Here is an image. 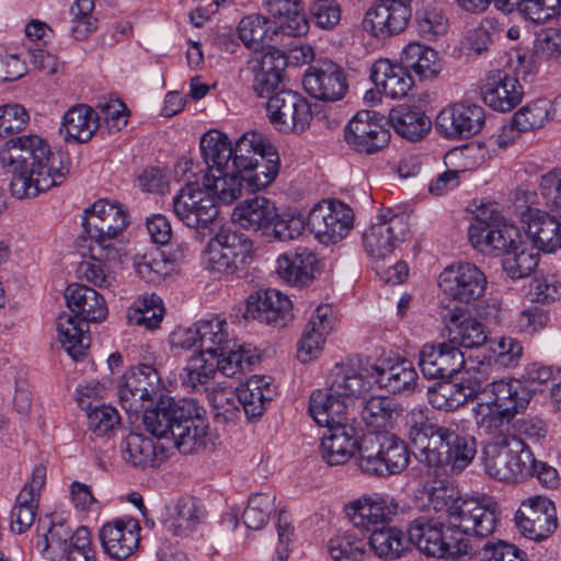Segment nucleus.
Returning <instances> with one entry per match:
<instances>
[{
    "label": "nucleus",
    "mask_w": 561,
    "mask_h": 561,
    "mask_svg": "<svg viewBox=\"0 0 561 561\" xmlns=\"http://www.w3.org/2000/svg\"><path fill=\"white\" fill-rule=\"evenodd\" d=\"M463 353L448 343L425 344L419 354V367L427 379L451 377L465 367Z\"/></svg>",
    "instance_id": "28"
},
{
    "label": "nucleus",
    "mask_w": 561,
    "mask_h": 561,
    "mask_svg": "<svg viewBox=\"0 0 561 561\" xmlns=\"http://www.w3.org/2000/svg\"><path fill=\"white\" fill-rule=\"evenodd\" d=\"M91 255L82 261L78 267L79 277L98 287H108L114 280L111 263L121 260V250L116 247L94 245L89 247Z\"/></svg>",
    "instance_id": "37"
},
{
    "label": "nucleus",
    "mask_w": 561,
    "mask_h": 561,
    "mask_svg": "<svg viewBox=\"0 0 561 561\" xmlns=\"http://www.w3.org/2000/svg\"><path fill=\"white\" fill-rule=\"evenodd\" d=\"M468 238L471 245L486 254L501 255L513 244L514 238H520L516 227L491 217V220L477 217L470 225Z\"/></svg>",
    "instance_id": "18"
},
{
    "label": "nucleus",
    "mask_w": 561,
    "mask_h": 561,
    "mask_svg": "<svg viewBox=\"0 0 561 561\" xmlns=\"http://www.w3.org/2000/svg\"><path fill=\"white\" fill-rule=\"evenodd\" d=\"M389 122L398 135L410 141L423 139L432 127L431 119L421 108L402 104L390 111Z\"/></svg>",
    "instance_id": "45"
},
{
    "label": "nucleus",
    "mask_w": 561,
    "mask_h": 561,
    "mask_svg": "<svg viewBox=\"0 0 561 561\" xmlns=\"http://www.w3.org/2000/svg\"><path fill=\"white\" fill-rule=\"evenodd\" d=\"M501 255H504L503 268L513 279L528 276L539 262V252L519 241V238H514L512 247Z\"/></svg>",
    "instance_id": "52"
},
{
    "label": "nucleus",
    "mask_w": 561,
    "mask_h": 561,
    "mask_svg": "<svg viewBox=\"0 0 561 561\" xmlns=\"http://www.w3.org/2000/svg\"><path fill=\"white\" fill-rule=\"evenodd\" d=\"M286 66L285 53L275 47L268 46L265 51L253 55L248 61L253 91L261 98L273 93L283 80Z\"/></svg>",
    "instance_id": "25"
},
{
    "label": "nucleus",
    "mask_w": 561,
    "mask_h": 561,
    "mask_svg": "<svg viewBox=\"0 0 561 561\" xmlns=\"http://www.w3.org/2000/svg\"><path fill=\"white\" fill-rule=\"evenodd\" d=\"M100 117L87 104L71 106L62 116L59 134L66 142L89 141L99 128Z\"/></svg>",
    "instance_id": "41"
},
{
    "label": "nucleus",
    "mask_w": 561,
    "mask_h": 561,
    "mask_svg": "<svg viewBox=\"0 0 561 561\" xmlns=\"http://www.w3.org/2000/svg\"><path fill=\"white\" fill-rule=\"evenodd\" d=\"M58 339L64 350L75 359L80 360L85 356L90 345L87 322L71 313H61L57 318Z\"/></svg>",
    "instance_id": "47"
},
{
    "label": "nucleus",
    "mask_w": 561,
    "mask_h": 561,
    "mask_svg": "<svg viewBox=\"0 0 561 561\" xmlns=\"http://www.w3.org/2000/svg\"><path fill=\"white\" fill-rule=\"evenodd\" d=\"M78 392V405L85 412L89 431L100 437L112 434L121 424L118 411L111 405L99 404L95 399L92 400L94 390L90 387Z\"/></svg>",
    "instance_id": "40"
},
{
    "label": "nucleus",
    "mask_w": 561,
    "mask_h": 561,
    "mask_svg": "<svg viewBox=\"0 0 561 561\" xmlns=\"http://www.w3.org/2000/svg\"><path fill=\"white\" fill-rule=\"evenodd\" d=\"M515 526L526 538L541 541L558 527L556 506L545 496H531L522 502L514 517Z\"/></svg>",
    "instance_id": "16"
},
{
    "label": "nucleus",
    "mask_w": 561,
    "mask_h": 561,
    "mask_svg": "<svg viewBox=\"0 0 561 561\" xmlns=\"http://www.w3.org/2000/svg\"><path fill=\"white\" fill-rule=\"evenodd\" d=\"M378 218L379 222L363 233V245L369 256L385 259L404 240L409 231L408 217L387 208L380 211Z\"/></svg>",
    "instance_id": "9"
},
{
    "label": "nucleus",
    "mask_w": 561,
    "mask_h": 561,
    "mask_svg": "<svg viewBox=\"0 0 561 561\" xmlns=\"http://www.w3.org/2000/svg\"><path fill=\"white\" fill-rule=\"evenodd\" d=\"M478 387L479 405L492 407L512 420L528 407L535 391L516 379H500Z\"/></svg>",
    "instance_id": "14"
},
{
    "label": "nucleus",
    "mask_w": 561,
    "mask_h": 561,
    "mask_svg": "<svg viewBox=\"0 0 561 561\" xmlns=\"http://www.w3.org/2000/svg\"><path fill=\"white\" fill-rule=\"evenodd\" d=\"M275 204L263 196H255L238 204L232 213V219L247 230L270 234L271 224L276 218Z\"/></svg>",
    "instance_id": "42"
},
{
    "label": "nucleus",
    "mask_w": 561,
    "mask_h": 561,
    "mask_svg": "<svg viewBox=\"0 0 561 561\" xmlns=\"http://www.w3.org/2000/svg\"><path fill=\"white\" fill-rule=\"evenodd\" d=\"M204 185L209 188L213 196L224 204H231L241 196L245 184L241 173L232 170L222 174H205Z\"/></svg>",
    "instance_id": "61"
},
{
    "label": "nucleus",
    "mask_w": 561,
    "mask_h": 561,
    "mask_svg": "<svg viewBox=\"0 0 561 561\" xmlns=\"http://www.w3.org/2000/svg\"><path fill=\"white\" fill-rule=\"evenodd\" d=\"M42 520L37 525V535L35 539V548L46 559L58 561L64 559L68 552V539L71 529L64 523H53L48 528L43 527L41 530Z\"/></svg>",
    "instance_id": "55"
},
{
    "label": "nucleus",
    "mask_w": 561,
    "mask_h": 561,
    "mask_svg": "<svg viewBox=\"0 0 561 561\" xmlns=\"http://www.w3.org/2000/svg\"><path fill=\"white\" fill-rule=\"evenodd\" d=\"M359 443L353 421L330 426L321 438V458L329 466L343 465L354 455L356 449L358 450Z\"/></svg>",
    "instance_id": "32"
},
{
    "label": "nucleus",
    "mask_w": 561,
    "mask_h": 561,
    "mask_svg": "<svg viewBox=\"0 0 561 561\" xmlns=\"http://www.w3.org/2000/svg\"><path fill=\"white\" fill-rule=\"evenodd\" d=\"M128 225L129 214L117 202L100 199L85 209L83 227L94 245L115 247L113 241Z\"/></svg>",
    "instance_id": "8"
},
{
    "label": "nucleus",
    "mask_w": 561,
    "mask_h": 561,
    "mask_svg": "<svg viewBox=\"0 0 561 561\" xmlns=\"http://www.w3.org/2000/svg\"><path fill=\"white\" fill-rule=\"evenodd\" d=\"M371 433L390 474L403 471L408 467L410 459L407 444L401 438L387 431H376Z\"/></svg>",
    "instance_id": "58"
},
{
    "label": "nucleus",
    "mask_w": 561,
    "mask_h": 561,
    "mask_svg": "<svg viewBox=\"0 0 561 561\" xmlns=\"http://www.w3.org/2000/svg\"><path fill=\"white\" fill-rule=\"evenodd\" d=\"M163 312L164 308L159 296L154 294L145 295L135 301L134 307L128 312V320L133 324L153 330L159 327Z\"/></svg>",
    "instance_id": "62"
},
{
    "label": "nucleus",
    "mask_w": 561,
    "mask_h": 561,
    "mask_svg": "<svg viewBox=\"0 0 561 561\" xmlns=\"http://www.w3.org/2000/svg\"><path fill=\"white\" fill-rule=\"evenodd\" d=\"M274 396L275 389L265 376H252L239 387L240 407L249 420L261 417Z\"/></svg>",
    "instance_id": "46"
},
{
    "label": "nucleus",
    "mask_w": 561,
    "mask_h": 561,
    "mask_svg": "<svg viewBox=\"0 0 561 561\" xmlns=\"http://www.w3.org/2000/svg\"><path fill=\"white\" fill-rule=\"evenodd\" d=\"M203 512L192 499H181L164 520L165 529L174 536L191 534L201 523Z\"/></svg>",
    "instance_id": "59"
},
{
    "label": "nucleus",
    "mask_w": 561,
    "mask_h": 561,
    "mask_svg": "<svg viewBox=\"0 0 561 561\" xmlns=\"http://www.w3.org/2000/svg\"><path fill=\"white\" fill-rule=\"evenodd\" d=\"M329 390L331 396H335L347 403V408L366 393L374 378H371V367L363 368L356 360L339 363L331 371Z\"/></svg>",
    "instance_id": "21"
},
{
    "label": "nucleus",
    "mask_w": 561,
    "mask_h": 561,
    "mask_svg": "<svg viewBox=\"0 0 561 561\" xmlns=\"http://www.w3.org/2000/svg\"><path fill=\"white\" fill-rule=\"evenodd\" d=\"M486 284L484 273L474 264L467 262L451 264L438 276V286L444 295L466 305L481 298L485 293Z\"/></svg>",
    "instance_id": "11"
},
{
    "label": "nucleus",
    "mask_w": 561,
    "mask_h": 561,
    "mask_svg": "<svg viewBox=\"0 0 561 561\" xmlns=\"http://www.w3.org/2000/svg\"><path fill=\"white\" fill-rule=\"evenodd\" d=\"M274 146L270 140L261 133L249 131L243 134L232 146V171L242 173L249 171L257 158L265 154V151H270Z\"/></svg>",
    "instance_id": "50"
},
{
    "label": "nucleus",
    "mask_w": 561,
    "mask_h": 561,
    "mask_svg": "<svg viewBox=\"0 0 561 561\" xmlns=\"http://www.w3.org/2000/svg\"><path fill=\"white\" fill-rule=\"evenodd\" d=\"M370 80L376 89L391 99H400L413 87V79L407 68L389 59H378L370 68Z\"/></svg>",
    "instance_id": "35"
},
{
    "label": "nucleus",
    "mask_w": 561,
    "mask_h": 561,
    "mask_svg": "<svg viewBox=\"0 0 561 561\" xmlns=\"http://www.w3.org/2000/svg\"><path fill=\"white\" fill-rule=\"evenodd\" d=\"M530 462V449L515 435H500L483 447L484 471L490 478L501 482L522 481L529 473Z\"/></svg>",
    "instance_id": "4"
},
{
    "label": "nucleus",
    "mask_w": 561,
    "mask_h": 561,
    "mask_svg": "<svg viewBox=\"0 0 561 561\" xmlns=\"http://www.w3.org/2000/svg\"><path fill=\"white\" fill-rule=\"evenodd\" d=\"M520 220L528 240L536 250L553 253L561 248V222L545 210L527 207Z\"/></svg>",
    "instance_id": "27"
},
{
    "label": "nucleus",
    "mask_w": 561,
    "mask_h": 561,
    "mask_svg": "<svg viewBox=\"0 0 561 561\" xmlns=\"http://www.w3.org/2000/svg\"><path fill=\"white\" fill-rule=\"evenodd\" d=\"M318 257L307 248L287 251L276 260V273L294 286H307L318 271Z\"/></svg>",
    "instance_id": "33"
},
{
    "label": "nucleus",
    "mask_w": 561,
    "mask_h": 561,
    "mask_svg": "<svg viewBox=\"0 0 561 561\" xmlns=\"http://www.w3.org/2000/svg\"><path fill=\"white\" fill-rule=\"evenodd\" d=\"M122 459L138 469L159 467L167 458V449L152 438L142 434L130 433L119 446Z\"/></svg>",
    "instance_id": "34"
},
{
    "label": "nucleus",
    "mask_w": 561,
    "mask_h": 561,
    "mask_svg": "<svg viewBox=\"0 0 561 561\" xmlns=\"http://www.w3.org/2000/svg\"><path fill=\"white\" fill-rule=\"evenodd\" d=\"M160 390L161 376L158 369L149 364H139L124 374L118 398L127 412L138 413L146 402H153L161 396Z\"/></svg>",
    "instance_id": "13"
},
{
    "label": "nucleus",
    "mask_w": 561,
    "mask_h": 561,
    "mask_svg": "<svg viewBox=\"0 0 561 561\" xmlns=\"http://www.w3.org/2000/svg\"><path fill=\"white\" fill-rule=\"evenodd\" d=\"M65 299L73 316L84 322H99L106 318L104 298L93 288L82 284H71L66 288Z\"/></svg>",
    "instance_id": "39"
},
{
    "label": "nucleus",
    "mask_w": 561,
    "mask_h": 561,
    "mask_svg": "<svg viewBox=\"0 0 561 561\" xmlns=\"http://www.w3.org/2000/svg\"><path fill=\"white\" fill-rule=\"evenodd\" d=\"M483 102L494 111L510 112L522 101L524 90L516 76L505 70L490 71L481 84Z\"/></svg>",
    "instance_id": "22"
},
{
    "label": "nucleus",
    "mask_w": 561,
    "mask_h": 561,
    "mask_svg": "<svg viewBox=\"0 0 561 561\" xmlns=\"http://www.w3.org/2000/svg\"><path fill=\"white\" fill-rule=\"evenodd\" d=\"M208 425L205 410L195 401V412L181 417L172 433L174 446L184 455L198 451L206 444Z\"/></svg>",
    "instance_id": "36"
},
{
    "label": "nucleus",
    "mask_w": 561,
    "mask_h": 561,
    "mask_svg": "<svg viewBox=\"0 0 561 561\" xmlns=\"http://www.w3.org/2000/svg\"><path fill=\"white\" fill-rule=\"evenodd\" d=\"M139 522L131 517L116 518L104 524L99 538L103 550L113 559H126L138 548L140 540Z\"/></svg>",
    "instance_id": "26"
},
{
    "label": "nucleus",
    "mask_w": 561,
    "mask_h": 561,
    "mask_svg": "<svg viewBox=\"0 0 561 561\" xmlns=\"http://www.w3.org/2000/svg\"><path fill=\"white\" fill-rule=\"evenodd\" d=\"M444 523L428 516L413 519L408 528L409 542L426 557L442 559L451 553Z\"/></svg>",
    "instance_id": "30"
},
{
    "label": "nucleus",
    "mask_w": 561,
    "mask_h": 561,
    "mask_svg": "<svg viewBox=\"0 0 561 561\" xmlns=\"http://www.w3.org/2000/svg\"><path fill=\"white\" fill-rule=\"evenodd\" d=\"M199 148L207 167L205 174H222L232 170V144L226 134L216 129L205 133L201 138Z\"/></svg>",
    "instance_id": "44"
},
{
    "label": "nucleus",
    "mask_w": 561,
    "mask_h": 561,
    "mask_svg": "<svg viewBox=\"0 0 561 561\" xmlns=\"http://www.w3.org/2000/svg\"><path fill=\"white\" fill-rule=\"evenodd\" d=\"M176 218L197 232L210 229L219 214L216 201L204 183L187 182L172 199Z\"/></svg>",
    "instance_id": "7"
},
{
    "label": "nucleus",
    "mask_w": 561,
    "mask_h": 561,
    "mask_svg": "<svg viewBox=\"0 0 561 561\" xmlns=\"http://www.w3.org/2000/svg\"><path fill=\"white\" fill-rule=\"evenodd\" d=\"M398 504L378 493L364 494L345 506L348 519L357 528L373 530L386 525L397 513Z\"/></svg>",
    "instance_id": "24"
},
{
    "label": "nucleus",
    "mask_w": 561,
    "mask_h": 561,
    "mask_svg": "<svg viewBox=\"0 0 561 561\" xmlns=\"http://www.w3.org/2000/svg\"><path fill=\"white\" fill-rule=\"evenodd\" d=\"M416 30L421 37L435 41L447 31V18L435 0H422L415 12Z\"/></svg>",
    "instance_id": "57"
},
{
    "label": "nucleus",
    "mask_w": 561,
    "mask_h": 561,
    "mask_svg": "<svg viewBox=\"0 0 561 561\" xmlns=\"http://www.w3.org/2000/svg\"><path fill=\"white\" fill-rule=\"evenodd\" d=\"M144 425L152 435L164 438L172 435L175 424L186 413L195 412L194 399H182L175 401L168 396H160L154 408H144Z\"/></svg>",
    "instance_id": "29"
},
{
    "label": "nucleus",
    "mask_w": 561,
    "mask_h": 561,
    "mask_svg": "<svg viewBox=\"0 0 561 561\" xmlns=\"http://www.w3.org/2000/svg\"><path fill=\"white\" fill-rule=\"evenodd\" d=\"M411 15L410 5L402 0H385L366 12L362 24L373 36L385 38L404 31Z\"/></svg>",
    "instance_id": "19"
},
{
    "label": "nucleus",
    "mask_w": 561,
    "mask_h": 561,
    "mask_svg": "<svg viewBox=\"0 0 561 561\" xmlns=\"http://www.w3.org/2000/svg\"><path fill=\"white\" fill-rule=\"evenodd\" d=\"M271 123L280 131H304L312 119L308 101L291 90H282L270 96L266 104Z\"/></svg>",
    "instance_id": "15"
},
{
    "label": "nucleus",
    "mask_w": 561,
    "mask_h": 561,
    "mask_svg": "<svg viewBox=\"0 0 561 561\" xmlns=\"http://www.w3.org/2000/svg\"><path fill=\"white\" fill-rule=\"evenodd\" d=\"M366 546L365 537L356 531H342L329 540L328 550L333 561H363Z\"/></svg>",
    "instance_id": "60"
},
{
    "label": "nucleus",
    "mask_w": 561,
    "mask_h": 561,
    "mask_svg": "<svg viewBox=\"0 0 561 561\" xmlns=\"http://www.w3.org/2000/svg\"><path fill=\"white\" fill-rule=\"evenodd\" d=\"M430 414L427 408L416 407L405 415L408 436L416 449V458L421 465L422 458L433 448V440L440 436L444 426L436 423Z\"/></svg>",
    "instance_id": "38"
},
{
    "label": "nucleus",
    "mask_w": 561,
    "mask_h": 561,
    "mask_svg": "<svg viewBox=\"0 0 561 561\" xmlns=\"http://www.w3.org/2000/svg\"><path fill=\"white\" fill-rule=\"evenodd\" d=\"M199 334V354L217 358V368L227 377L253 366L259 357L248 352L237 342L228 339L227 322L218 317L196 323Z\"/></svg>",
    "instance_id": "5"
},
{
    "label": "nucleus",
    "mask_w": 561,
    "mask_h": 561,
    "mask_svg": "<svg viewBox=\"0 0 561 561\" xmlns=\"http://www.w3.org/2000/svg\"><path fill=\"white\" fill-rule=\"evenodd\" d=\"M493 3L504 13L516 10L526 20L545 23L557 14L561 0H493Z\"/></svg>",
    "instance_id": "51"
},
{
    "label": "nucleus",
    "mask_w": 561,
    "mask_h": 561,
    "mask_svg": "<svg viewBox=\"0 0 561 561\" xmlns=\"http://www.w3.org/2000/svg\"><path fill=\"white\" fill-rule=\"evenodd\" d=\"M302 84L309 95L322 101H339L348 89L344 70L332 61L310 67L304 76Z\"/></svg>",
    "instance_id": "20"
},
{
    "label": "nucleus",
    "mask_w": 561,
    "mask_h": 561,
    "mask_svg": "<svg viewBox=\"0 0 561 561\" xmlns=\"http://www.w3.org/2000/svg\"><path fill=\"white\" fill-rule=\"evenodd\" d=\"M279 154L275 147L252 163L249 171L242 172L245 187L253 193L265 188L274 182L279 172Z\"/></svg>",
    "instance_id": "56"
},
{
    "label": "nucleus",
    "mask_w": 561,
    "mask_h": 561,
    "mask_svg": "<svg viewBox=\"0 0 561 561\" xmlns=\"http://www.w3.org/2000/svg\"><path fill=\"white\" fill-rule=\"evenodd\" d=\"M368 542L377 557L387 560L400 559L410 549L409 541L405 540L403 533L396 527L386 525L374 528Z\"/></svg>",
    "instance_id": "53"
},
{
    "label": "nucleus",
    "mask_w": 561,
    "mask_h": 561,
    "mask_svg": "<svg viewBox=\"0 0 561 561\" xmlns=\"http://www.w3.org/2000/svg\"><path fill=\"white\" fill-rule=\"evenodd\" d=\"M400 60L408 71H414L421 79H433L443 69L437 51L416 42L410 43L403 48Z\"/></svg>",
    "instance_id": "49"
},
{
    "label": "nucleus",
    "mask_w": 561,
    "mask_h": 561,
    "mask_svg": "<svg viewBox=\"0 0 561 561\" xmlns=\"http://www.w3.org/2000/svg\"><path fill=\"white\" fill-rule=\"evenodd\" d=\"M347 146L364 154H374L383 149L390 140L383 117L376 111H358L344 127Z\"/></svg>",
    "instance_id": "10"
},
{
    "label": "nucleus",
    "mask_w": 561,
    "mask_h": 561,
    "mask_svg": "<svg viewBox=\"0 0 561 561\" xmlns=\"http://www.w3.org/2000/svg\"><path fill=\"white\" fill-rule=\"evenodd\" d=\"M308 411L318 425L325 426L327 428L354 421L347 403H344L343 400L335 396H331L329 389H319L312 392Z\"/></svg>",
    "instance_id": "43"
},
{
    "label": "nucleus",
    "mask_w": 561,
    "mask_h": 561,
    "mask_svg": "<svg viewBox=\"0 0 561 561\" xmlns=\"http://www.w3.org/2000/svg\"><path fill=\"white\" fill-rule=\"evenodd\" d=\"M357 466L362 473L370 477L389 476V469L379 454L373 433L364 435L358 445Z\"/></svg>",
    "instance_id": "63"
},
{
    "label": "nucleus",
    "mask_w": 561,
    "mask_h": 561,
    "mask_svg": "<svg viewBox=\"0 0 561 561\" xmlns=\"http://www.w3.org/2000/svg\"><path fill=\"white\" fill-rule=\"evenodd\" d=\"M353 210L340 201L318 203L308 215L307 225L316 238L325 244L344 239L353 227Z\"/></svg>",
    "instance_id": "12"
},
{
    "label": "nucleus",
    "mask_w": 561,
    "mask_h": 561,
    "mask_svg": "<svg viewBox=\"0 0 561 561\" xmlns=\"http://www.w3.org/2000/svg\"><path fill=\"white\" fill-rule=\"evenodd\" d=\"M484 121L482 106L458 102L438 113L435 127L440 135L448 139H468L482 129Z\"/></svg>",
    "instance_id": "17"
},
{
    "label": "nucleus",
    "mask_w": 561,
    "mask_h": 561,
    "mask_svg": "<svg viewBox=\"0 0 561 561\" xmlns=\"http://www.w3.org/2000/svg\"><path fill=\"white\" fill-rule=\"evenodd\" d=\"M448 330V342L456 347L476 348L488 339L485 327L463 308L450 309L444 317Z\"/></svg>",
    "instance_id": "31"
},
{
    "label": "nucleus",
    "mask_w": 561,
    "mask_h": 561,
    "mask_svg": "<svg viewBox=\"0 0 561 561\" xmlns=\"http://www.w3.org/2000/svg\"><path fill=\"white\" fill-rule=\"evenodd\" d=\"M371 378L375 382L396 393L414 390L417 374L409 360H402L388 369L371 366Z\"/></svg>",
    "instance_id": "54"
},
{
    "label": "nucleus",
    "mask_w": 561,
    "mask_h": 561,
    "mask_svg": "<svg viewBox=\"0 0 561 561\" xmlns=\"http://www.w3.org/2000/svg\"><path fill=\"white\" fill-rule=\"evenodd\" d=\"M433 448L422 458L427 474L435 478L459 474L472 461L476 439L460 430L455 422L444 423L443 432L434 438Z\"/></svg>",
    "instance_id": "3"
},
{
    "label": "nucleus",
    "mask_w": 561,
    "mask_h": 561,
    "mask_svg": "<svg viewBox=\"0 0 561 561\" xmlns=\"http://www.w3.org/2000/svg\"><path fill=\"white\" fill-rule=\"evenodd\" d=\"M446 478H437L434 485L424 489L421 508L445 518L449 528L465 535L480 538L492 535L500 517L496 502L491 497H462Z\"/></svg>",
    "instance_id": "2"
},
{
    "label": "nucleus",
    "mask_w": 561,
    "mask_h": 561,
    "mask_svg": "<svg viewBox=\"0 0 561 561\" xmlns=\"http://www.w3.org/2000/svg\"><path fill=\"white\" fill-rule=\"evenodd\" d=\"M478 383L470 381L439 382L428 390V401L437 410L454 411L469 399L477 398Z\"/></svg>",
    "instance_id": "48"
},
{
    "label": "nucleus",
    "mask_w": 561,
    "mask_h": 561,
    "mask_svg": "<svg viewBox=\"0 0 561 561\" xmlns=\"http://www.w3.org/2000/svg\"><path fill=\"white\" fill-rule=\"evenodd\" d=\"M400 410L391 397H371L362 409L363 421L371 427L385 428Z\"/></svg>",
    "instance_id": "64"
},
{
    "label": "nucleus",
    "mask_w": 561,
    "mask_h": 561,
    "mask_svg": "<svg viewBox=\"0 0 561 561\" xmlns=\"http://www.w3.org/2000/svg\"><path fill=\"white\" fill-rule=\"evenodd\" d=\"M245 319H253L273 327H285L291 320V302L276 289L250 295L244 311Z\"/></svg>",
    "instance_id": "23"
},
{
    "label": "nucleus",
    "mask_w": 561,
    "mask_h": 561,
    "mask_svg": "<svg viewBox=\"0 0 561 561\" xmlns=\"http://www.w3.org/2000/svg\"><path fill=\"white\" fill-rule=\"evenodd\" d=\"M253 243L244 234L221 228L207 243L203 252L206 270L220 275H234L252 261Z\"/></svg>",
    "instance_id": "6"
},
{
    "label": "nucleus",
    "mask_w": 561,
    "mask_h": 561,
    "mask_svg": "<svg viewBox=\"0 0 561 561\" xmlns=\"http://www.w3.org/2000/svg\"><path fill=\"white\" fill-rule=\"evenodd\" d=\"M0 162L12 173L11 192L18 198L35 197L59 185L70 172L71 159L54 151L39 135L11 138L0 149Z\"/></svg>",
    "instance_id": "1"
}]
</instances>
